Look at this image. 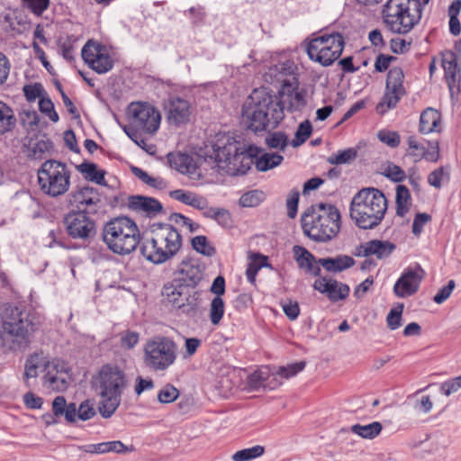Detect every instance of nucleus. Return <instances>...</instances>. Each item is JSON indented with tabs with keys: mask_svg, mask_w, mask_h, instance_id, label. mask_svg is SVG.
Returning a JSON list of instances; mask_svg holds the SVG:
<instances>
[{
	"mask_svg": "<svg viewBox=\"0 0 461 461\" xmlns=\"http://www.w3.org/2000/svg\"><path fill=\"white\" fill-rule=\"evenodd\" d=\"M307 103V91L300 82L279 89L276 95L264 87L256 88L244 104L241 115L304 113Z\"/></svg>",
	"mask_w": 461,
	"mask_h": 461,
	"instance_id": "obj_1",
	"label": "nucleus"
},
{
	"mask_svg": "<svg viewBox=\"0 0 461 461\" xmlns=\"http://www.w3.org/2000/svg\"><path fill=\"white\" fill-rule=\"evenodd\" d=\"M0 322L2 346L14 351L24 350L37 329L34 315L25 306L14 303L0 305Z\"/></svg>",
	"mask_w": 461,
	"mask_h": 461,
	"instance_id": "obj_2",
	"label": "nucleus"
},
{
	"mask_svg": "<svg viewBox=\"0 0 461 461\" xmlns=\"http://www.w3.org/2000/svg\"><path fill=\"white\" fill-rule=\"evenodd\" d=\"M218 171L229 176L245 175L254 163L260 149H248L229 133H218L212 144Z\"/></svg>",
	"mask_w": 461,
	"mask_h": 461,
	"instance_id": "obj_3",
	"label": "nucleus"
},
{
	"mask_svg": "<svg viewBox=\"0 0 461 461\" xmlns=\"http://www.w3.org/2000/svg\"><path fill=\"white\" fill-rule=\"evenodd\" d=\"M94 385L100 397L98 411L104 419H109L121 405L122 396L129 386L127 374L118 365L105 364L94 378Z\"/></svg>",
	"mask_w": 461,
	"mask_h": 461,
	"instance_id": "obj_4",
	"label": "nucleus"
},
{
	"mask_svg": "<svg viewBox=\"0 0 461 461\" xmlns=\"http://www.w3.org/2000/svg\"><path fill=\"white\" fill-rule=\"evenodd\" d=\"M387 207V199L382 191L363 188L351 201L350 218L359 229L373 230L384 220Z\"/></svg>",
	"mask_w": 461,
	"mask_h": 461,
	"instance_id": "obj_5",
	"label": "nucleus"
},
{
	"mask_svg": "<svg viewBox=\"0 0 461 461\" xmlns=\"http://www.w3.org/2000/svg\"><path fill=\"white\" fill-rule=\"evenodd\" d=\"M302 228L310 239L326 242L334 238L340 229V213L335 205L316 203L302 215Z\"/></svg>",
	"mask_w": 461,
	"mask_h": 461,
	"instance_id": "obj_6",
	"label": "nucleus"
},
{
	"mask_svg": "<svg viewBox=\"0 0 461 461\" xmlns=\"http://www.w3.org/2000/svg\"><path fill=\"white\" fill-rule=\"evenodd\" d=\"M182 247V237L171 224L159 223L153 226L151 237L140 248L142 256L155 265L173 258Z\"/></svg>",
	"mask_w": 461,
	"mask_h": 461,
	"instance_id": "obj_7",
	"label": "nucleus"
},
{
	"mask_svg": "<svg viewBox=\"0 0 461 461\" xmlns=\"http://www.w3.org/2000/svg\"><path fill=\"white\" fill-rule=\"evenodd\" d=\"M102 240L107 249L119 256H128L137 249L140 232L136 222L126 216L108 221L102 229Z\"/></svg>",
	"mask_w": 461,
	"mask_h": 461,
	"instance_id": "obj_8",
	"label": "nucleus"
},
{
	"mask_svg": "<svg viewBox=\"0 0 461 461\" xmlns=\"http://www.w3.org/2000/svg\"><path fill=\"white\" fill-rule=\"evenodd\" d=\"M422 5L420 0H388L384 5L383 20L394 33L405 34L420 22Z\"/></svg>",
	"mask_w": 461,
	"mask_h": 461,
	"instance_id": "obj_9",
	"label": "nucleus"
},
{
	"mask_svg": "<svg viewBox=\"0 0 461 461\" xmlns=\"http://www.w3.org/2000/svg\"><path fill=\"white\" fill-rule=\"evenodd\" d=\"M37 176L41 191L50 197L63 195L70 188L71 172L61 161L45 160L38 169Z\"/></svg>",
	"mask_w": 461,
	"mask_h": 461,
	"instance_id": "obj_10",
	"label": "nucleus"
},
{
	"mask_svg": "<svg viewBox=\"0 0 461 461\" xmlns=\"http://www.w3.org/2000/svg\"><path fill=\"white\" fill-rule=\"evenodd\" d=\"M177 358V345L173 339L155 336L144 346V363L154 372H164L173 366Z\"/></svg>",
	"mask_w": 461,
	"mask_h": 461,
	"instance_id": "obj_11",
	"label": "nucleus"
},
{
	"mask_svg": "<svg viewBox=\"0 0 461 461\" xmlns=\"http://www.w3.org/2000/svg\"><path fill=\"white\" fill-rule=\"evenodd\" d=\"M344 49V39L339 32H324L312 39L306 45L311 60L330 66L337 60Z\"/></svg>",
	"mask_w": 461,
	"mask_h": 461,
	"instance_id": "obj_12",
	"label": "nucleus"
},
{
	"mask_svg": "<svg viewBox=\"0 0 461 461\" xmlns=\"http://www.w3.org/2000/svg\"><path fill=\"white\" fill-rule=\"evenodd\" d=\"M298 67L294 61L286 59L270 66L264 73V81L276 87L285 88L289 84L299 83Z\"/></svg>",
	"mask_w": 461,
	"mask_h": 461,
	"instance_id": "obj_13",
	"label": "nucleus"
},
{
	"mask_svg": "<svg viewBox=\"0 0 461 461\" xmlns=\"http://www.w3.org/2000/svg\"><path fill=\"white\" fill-rule=\"evenodd\" d=\"M84 61L98 74H104L113 67V60L105 46L88 41L81 52Z\"/></svg>",
	"mask_w": 461,
	"mask_h": 461,
	"instance_id": "obj_14",
	"label": "nucleus"
},
{
	"mask_svg": "<svg viewBox=\"0 0 461 461\" xmlns=\"http://www.w3.org/2000/svg\"><path fill=\"white\" fill-rule=\"evenodd\" d=\"M70 382L69 368L64 361L52 359L44 365L43 384L49 389L64 392Z\"/></svg>",
	"mask_w": 461,
	"mask_h": 461,
	"instance_id": "obj_15",
	"label": "nucleus"
},
{
	"mask_svg": "<svg viewBox=\"0 0 461 461\" xmlns=\"http://www.w3.org/2000/svg\"><path fill=\"white\" fill-rule=\"evenodd\" d=\"M68 234L73 239L86 240L95 230V221L86 212H70L64 218Z\"/></svg>",
	"mask_w": 461,
	"mask_h": 461,
	"instance_id": "obj_16",
	"label": "nucleus"
},
{
	"mask_svg": "<svg viewBox=\"0 0 461 461\" xmlns=\"http://www.w3.org/2000/svg\"><path fill=\"white\" fill-rule=\"evenodd\" d=\"M114 119L127 136L139 146H140V135L156 132L161 121V117H129V122L122 125L118 117H114Z\"/></svg>",
	"mask_w": 461,
	"mask_h": 461,
	"instance_id": "obj_17",
	"label": "nucleus"
},
{
	"mask_svg": "<svg viewBox=\"0 0 461 461\" xmlns=\"http://www.w3.org/2000/svg\"><path fill=\"white\" fill-rule=\"evenodd\" d=\"M424 276V270L420 266L414 268L409 267L402 274L393 285V293L398 298H405L413 295L420 287Z\"/></svg>",
	"mask_w": 461,
	"mask_h": 461,
	"instance_id": "obj_18",
	"label": "nucleus"
},
{
	"mask_svg": "<svg viewBox=\"0 0 461 461\" xmlns=\"http://www.w3.org/2000/svg\"><path fill=\"white\" fill-rule=\"evenodd\" d=\"M68 202L78 211L94 212L101 203V196L97 189L86 185L72 191L68 196Z\"/></svg>",
	"mask_w": 461,
	"mask_h": 461,
	"instance_id": "obj_19",
	"label": "nucleus"
},
{
	"mask_svg": "<svg viewBox=\"0 0 461 461\" xmlns=\"http://www.w3.org/2000/svg\"><path fill=\"white\" fill-rule=\"evenodd\" d=\"M442 67L445 72V79L451 95L458 93L460 89L461 68L458 64V55L448 50L443 54Z\"/></svg>",
	"mask_w": 461,
	"mask_h": 461,
	"instance_id": "obj_20",
	"label": "nucleus"
},
{
	"mask_svg": "<svg viewBox=\"0 0 461 461\" xmlns=\"http://www.w3.org/2000/svg\"><path fill=\"white\" fill-rule=\"evenodd\" d=\"M395 249V244L389 240H372L357 247L355 255L364 258L375 256L377 259L383 260L389 258Z\"/></svg>",
	"mask_w": 461,
	"mask_h": 461,
	"instance_id": "obj_21",
	"label": "nucleus"
},
{
	"mask_svg": "<svg viewBox=\"0 0 461 461\" xmlns=\"http://www.w3.org/2000/svg\"><path fill=\"white\" fill-rule=\"evenodd\" d=\"M167 158L171 168L176 169L183 175L188 176L190 179L199 180L202 177L200 169L190 155L181 152H170L167 154Z\"/></svg>",
	"mask_w": 461,
	"mask_h": 461,
	"instance_id": "obj_22",
	"label": "nucleus"
},
{
	"mask_svg": "<svg viewBox=\"0 0 461 461\" xmlns=\"http://www.w3.org/2000/svg\"><path fill=\"white\" fill-rule=\"evenodd\" d=\"M11 207L32 219L40 215V203L25 190L17 191L12 196Z\"/></svg>",
	"mask_w": 461,
	"mask_h": 461,
	"instance_id": "obj_23",
	"label": "nucleus"
},
{
	"mask_svg": "<svg viewBox=\"0 0 461 461\" xmlns=\"http://www.w3.org/2000/svg\"><path fill=\"white\" fill-rule=\"evenodd\" d=\"M313 287L321 294H326L331 302L345 300L349 294V286L335 279H317Z\"/></svg>",
	"mask_w": 461,
	"mask_h": 461,
	"instance_id": "obj_24",
	"label": "nucleus"
},
{
	"mask_svg": "<svg viewBox=\"0 0 461 461\" xmlns=\"http://www.w3.org/2000/svg\"><path fill=\"white\" fill-rule=\"evenodd\" d=\"M24 147L27 158L34 160L43 159L54 151L53 142L46 134H40L35 138L30 137Z\"/></svg>",
	"mask_w": 461,
	"mask_h": 461,
	"instance_id": "obj_25",
	"label": "nucleus"
},
{
	"mask_svg": "<svg viewBox=\"0 0 461 461\" xmlns=\"http://www.w3.org/2000/svg\"><path fill=\"white\" fill-rule=\"evenodd\" d=\"M77 448L92 455H104L108 453L125 454L134 450L133 446H126L121 440L77 446Z\"/></svg>",
	"mask_w": 461,
	"mask_h": 461,
	"instance_id": "obj_26",
	"label": "nucleus"
},
{
	"mask_svg": "<svg viewBox=\"0 0 461 461\" xmlns=\"http://www.w3.org/2000/svg\"><path fill=\"white\" fill-rule=\"evenodd\" d=\"M128 207L148 217H154L163 209L159 201L152 197L131 195L128 198Z\"/></svg>",
	"mask_w": 461,
	"mask_h": 461,
	"instance_id": "obj_27",
	"label": "nucleus"
},
{
	"mask_svg": "<svg viewBox=\"0 0 461 461\" xmlns=\"http://www.w3.org/2000/svg\"><path fill=\"white\" fill-rule=\"evenodd\" d=\"M281 384L276 377L270 375L267 370H258L248 376L247 386L249 391H258L259 389L273 390Z\"/></svg>",
	"mask_w": 461,
	"mask_h": 461,
	"instance_id": "obj_28",
	"label": "nucleus"
},
{
	"mask_svg": "<svg viewBox=\"0 0 461 461\" xmlns=\"http://www.w3.org/2000/svg\"><path fill=\"white\" fill-rule=\"evenodd\" d=\"M293 251L295 261L300 268L314 276L321 275V265L316 261L314 256L310 251L298 245L293 248Z\"/></svg>",
	"mask_w": 461,
	"mask_h": 461,
	"instance_id": "obj_29",
	"label": "nucleus"
},
{
	"mask_svg": "<svg viewBox=\"0 0 461 461\" xmlns=\"http://www.w3.org/2000/svg\"><path fill=\"white\" fill-rule=\"evenodd\" d=\"M176 274L180 276L177 279L182 280V283L190 288L196 286L203 278L200 267L192 264L189 260H183L177 267Z\"/></svg>",
	"mask_w": 461,
	"mask_h": 461,
	"instance_id": "obj_30",
	"label": "nucleus"
},
{
	"mask_svg": "<svg viewBox=\"0 0 461 461\" xmlns=\"http://www.w3.org/2000/svg\"><path fill=\"white\" fill-rule=\"evenodd\" d=\"M188 286L182 283V280L174 279L163 287L162 294L165 295L174 307H181L184 304L183 296L187 295Z\"/></svg>",
	"mask_w": 461,
	"mask_h": 461,
	"instance_id": "obj_31",
	"label": "nucleus"
},
{
	"mask_svg": "<svg viewBox=\"0 0 461 461\" xmlns=\"http://www.w3.org/2000/svg\"><path fill=\"white\" fill-rule=\"evenodd\" d=\"M76 169L82 175L85 180L103 186L107 185L105 181L106 171L98 168L96 164L89 161H84L81 164L77 165Z\"/></svg>",
	"mask_w": 461,
	"mask_h": 461,
	"instance_id": "obj_32",
	"label": "nucleus"
},
{
	"mask_svg": "<svg viewBox=\"0 0 461 461\" xmlns=\"http://www.w3.org/2000/svg\"><path fill=\"white\" fill-rule=\"evenodd\" d=\"M318 263L327 271L338 273L355 265V260L348 255H339L335 258H320Z\"/></svg>",
	"mask_w": 461,
	"mask_h": 461,
	"instance_id": "obj_33",
	"label": "nucleus"
},
{
	"mask_svg": "<svg viewBox=\"0 0 461 461\" xmlns=\"http://www.w3.org/2000/svg\"><path fill=\"white\" fill-rule=\"evenodd\" d=\"M52 411L55 417L64 416L65 420L71 423L77 420L76 403L67 404L64 396H57L52 402Z\"/></svg>",
	"mask_w": 461,
	"mask_h": 461,
	"instance_id": "obj_34",
	"label": "nucleus"
},
{
	"mask_svg": "<svg viewBox=\"0 0 461 461\" xmlns=\"http://www.w3.org/2000/svg\"><path fill=\"white\" fill-rule=\"evenodd\" d=\"M283 159V156L277 153H264L260 157H258L257 155L254 158L253 164H255L256 168L258 171L266 172L279 166Z\"/></svg>",
	"mask_w": 461,
	"mask_h": 461,
	"instance_id": "obj_35",
	"label": "nucleus"
},
{
	"mask_svg": "<svg viewBox=\"0 0 461 461\" xmlns=\"http://www.w3.org/2000/svg\"><path fill=\"white\" fill-rule=\"evenodd\" d=\"M404 74L400 67L392 68L386 78V89H392L396 94H405L403 87Z\"/></svg>",
	"mask_w": 461,
	"mask_h": 461,
	"instance_id": "obj_36",
	"label": "nucleus"
},
{
	"mask_svg": "<svg viewBox=\"0 0 461 461\" xmlns=\"http://www.w3.org/2000/svg\"><path fill=\"white\" fill-rule=\"evenodd\" d=\"M396 215L403 217L410 209L411 206V194L409 189L402 185H400L396 188Z\"/></svg>",
	"mask_w": 461,
	"mask_h": 461,
	"instance_id": "obj_37",
	"label": "nucleus"
},
{
	"mask_svg": "<svg viewBox=\"0 0 461 461\" xmlns=\"http://www.w3.org/2000/svg\"><path fill=\"white\" fill-rule=\"evenodd\" d=\"M127 115H160V113L150 103L137 101L128 105Z\"/></svg>",
	"mask_w": 461,
	"mask_h": 461,
	"instance_id": "obj_38",
	"label": "nucleus"
},
{
	"mask_svg": "<svg viewBox=\"0 0 461 461\" xmlns=\"http://www.w3.org/2000/svg\"><path fill=\"white\" fill-rule=\"evenodd\" d=\"M168 115H185L189 109V103L181 97L172 96L165 104Z\"/></svg>",
	"mask_w": 461,
	"mask_h": 461,
	"instance_id": "obj_39",
	"label": "nucleus"
},
{
	"mask_svg": "<svg viewBox=\"0 0 461 461\" xmlns=\"http://www.w3.org/2000/svg\"><path fill=\"white\" fill-rule=\"evenodd\" d=\"M382 430V425L378 421H374L367 425L356 424L351 427V431L364 438H374Z\"/></svg>",
	"mask_w": 461,
	"mask_h": 461,
	"instance_id": "obj_40",
	"label": "nucleus"
},
{
	"mask_svg": "<svg viewBox=\"0 0 461 461\" xmlns=\"http://www.w3.org/2000/svg\"><path fill=\"white\" fill-rule=\"evenodd\" d=\"M249 119L248 122V129L256 134L270 129V121L268 117H248ZM280 122V120H276L271 125V129H274Z\"/></svg>",
	"mask_w": 461,
	"mask_h": 461,
	"instance_id": "obj_41",
	"label": "nucleus"
},
{
	"mask_svg": "<svg viewBox=\"0 0 461 461\" xmlns=\"http://www.w3.org/2000/svg\"><path fill=\"white\" fill-rule=\"evenodd\" d=\"M22 125L26 130L29 138L40 136L42 129L46 126V122L41 121V117H22Z\"/></svg>",
	"mask_w": 461,
	"mask_h": 461,
	"instance_id": "obj_42",
	"label": "nucleus"
},
{
	"mask_svg": "<svg viewBox=\"0 0 461 461\" xmlns=\"http://www.w3.org/2000/svg\"><path fill=\"white\" fill-rule=\"evenodd\" d=\"M357 151L354 148H348L331 154L327 161L331 165H342L352 161L357 158Z\"/></svg>",
	"mask_w": 461,
	"mask_h": 461,
	"instance_id": "obj_43",
	"label": "nucleus"
},
{
	"mask_svg": "<svg viewBox=\"0 0 461 461\" xmlns=\"http://www.w3.org/2000/svg\"><path fill=\"white\" fill-rule=\"evenodd\" d=\"M265 452V448L262 446L257 445L252 447L244 448L237 451L232 456L233 461H250L257 457L261 456Z\"/></svg>",
	"mask_w": 461,
	"mask_h": 461,
	"instance_id": "obj_44",
	"label": "nucleus"
},
{
	"mask_svg": "<svg viewBox=\"0 0 461 461\" xmlns=\"http://www.w3.org/2000/svg\"><path fill=\"white\" fill-rule=\"evenodd\" d=\"M225 312L224 302L221 297L215 296L210 303V321L213 325H218Z\"/></svg>",
	"mask_w": 461,
	"mask_h": 461,
	"instance_id": "obj_45",
	"label": "nucleus"
},
{
	"mask_svg": "<svg viewBox=\"0 0 461 461\" xmlns=\"http://www.w3.org/2000/svg\"><path fill=\"white\" fill-rule=\"evenodd\" d=\"M265 199V194L260 190H251L243 194L239 201L242 207H256Z\"/></svg>",
	"mask_w": 461,
	"mask_h": 461,
	"instance_id": "obj_46",
	"label": "nucleus"
},
{
	"mask_svg": "<svg viewBox=\"0 0 461 461\" xmlns=\"http://www.w3.org/2000/svg\"><path fill=\"white\" fill-rule=\"evenodd\" d=\"M265 141L268 148L279 150H284L288 145L287 136L281 131L268 133Z\"/></svg>",
	"mask_w": 461,
	"mask_h": 461,
	"instance_id": "obj_47",
	"label": "nucleus"
},
{
	"mask_svg": "<svg viewBox=\"0 0 461 461\" xmlns=\"http://www.w3.org/2000/svg\"><path fill=\"white\" fill-rule=\"evenodd\" d=\"M386 93L383 96L381 102L376 106V111L378 113H386L385 108H393L396 105L401 96L404 94H396L392 89H386Z\"/></svg>",
	"mask_w": 461,
	"mask_h": 461,
	"instance_id": "obj_48",
	"label": "nucleus"
},
{
	"mask_svg": "<svg viewBox=\"0 0 461 461\" xmlns=\"http://www.w3.org/2000/svg\"><path fill=\"white\" fill-rule=\"evenodd\" d=\"M183 306L177 308L181 309L184 313L189 316H194L198 309L199 294L197 292H194L193 294H191L190 288H188L187 295L183 296Z\"/></svg>",
	"mask_w": 461,
	"mask_h": 461,
	"instance_id": "obj_49",
	"label": "nucleus"
},
{
	"mask_svg": "<svg viewBox=\"0 0 461 461\" xmlns=\"http://www.w3.org/2000/svg\"><path fill=\"white\" fill-rule=\"evenodd\" d=\"M193 249L204 256H212L214 254L215 249L209 245L208 240L205 236H195L191 240Z\"/></svg>",
	"mask_w": 461,
	"mask_h": 461,
	"instance_id": "obj_50",
	"label": "nucleus"
},
{
	"mask_svg": "<svg viewBox=\"0 0 461 461\" xmlns=\"http://www.w3.org/2000/svg\"><path fill=\"white\" fill-rule=\"evenodd\" d=\"M312 131V127L308 120L300 123L295 132V138L292 140V145L294 147L302 145L310 137Z\"/></svg>",
	"mask_w": 461,
	"mask_h": 461,
	"instance_id": "obj_51",
	"label": "nucleus"
},
{
	"mask_svg": "<svg viewBox=\"0 0 461 461\" xmlns=\"http://www.w3.org/2000/svg\"><path fill=\"white\" fill-rule=\"evenodd\" d=\"M402 311H403L402 303H400L397 307L390 310V312L386 317L387 326L390 330H395L401 327Z\"/></svg>",
	"mask_w": 461,
	"mask_h": 461,
	"instance_id": "obj_52",
	"label": "nucleus"
},
{
	"mask_svg": "<svg viewBox=\"0 0 461 461\" xmlns=\"http://www.w3.org/2000/svg\"><path fill=\"white\" fill-rule=\"evenodd\" d=\"M267 258L258 255L257 258L248 265L246 276L249 283L254 284L258 270L266 265Z\"/></svg>",
	"mask_w": 461,
	"mask_h": 461,
	"instance_id": "obj_53",
	"label": "nucleus"
},
{
	"mask_svg": "<svg viewBox=\"0 0 461 461\" xmlns=\"http://www.w3.org/2000/svg\"><path fill=\"white\" fill-rule=\"evenodd\" d=\"M179 396V391L172 384H166L158 394V399L161 403H170L175 402Z\"/></svg>",
	"mask_w": 461,
	"mask_h": 461,
	"instance_id": "obj_54",
	"label": "nucleus"
},
{
	"mask_svg": "<svg viewBox=\"0 0 461 461\" xmlns=\"http://www.w3.org/2000/svg\"><path fill=\"white\" fill-rule=\"evenodd\" d=\"M40 365V356L38 354L31 355L24 366V379L28 380L30 378H34L38 375V367Z\"/></svg>",
	"mask_w": 461,
	"mask_h": 461,
	"instance_id": "obj_55",
	"label": "nucleus"
},
{
	"mask_svg": "<svg viewBox=\"0 0 461 461\" xmlns=\"http://www.w3.org/2000/svg\"><path fill=\"white\" fill-rule=\"evenodd\" d=\"M304 367H305V362L299 361L296 363L287 365L286 366L279 367L276 374L283 378L288 379V378L294 376L299 372L303 371L304 369Z\"/></svg>",
	"mask_w": 461,
	"mask_h": 461,
	"instance_id": "obj_56",
	"label": "nucleus"
},
{
	"mask_svg": "<svg viewBox=\"0 0 461 461\" xmlns=\"http://www.w3.org/2000/svg\"><path fill=\"white\" fill-rule=\"evenodd\" d=\"M406 141L409 149H411V151L408 153L409 156L420 159L427 155L426 148L420 144L414 136L410 135Z\"/></svg>",
	"mask_w": 461,
	"mask_h": 461,
	"instance_id": "obj_57",
	"label": "nucleus"
},
{
	"mask_svg": "<svg viewBox=\"0 0 461 461\" xmlns=\"http://www.w3.org/2000/svg\"><path fill=\"white\" fill-rule=\"evenodd\" d=\"M96 414L94 404L89 400L82 402L77 408V418L81 420H88Z\"/></svg>",
	"mask_w": 461,
	"mask_h": 461,
	"instance_id": "obj_58",
	"label": "nucleus"
},
{
	"mask_svg": "<svg viewBox=\"0 0 461 461\" xmlns=\"http://www.w3.org/2000/svg\"><path fill=\"white\" fill-rule=\"evenodd\" d=\"M377 137L380 141L391 148H397L401 142L400 135L396 131H380Z\"/></svg>",
	"mask_w": 461,
	"mask_h": 461,
	"instance_id": "obj_59",
	"label": "nucleus"
},
{
	"mask_svg": "<svg viewBox=\"0 0 461 461\" xmlns=\"http://www.w3.org/2000/svg\"><path fill=\"white\" fill-rule=\"evenodd\" d=\"M440 123V117H420L419 130L423 134L430 133L437 131L438 125Z\"/></svg>",
	"mask_w": 461,
	"mask_h": 461,
	"instance_id": "obj_60",
	"label": "nucleus"
},
{
	"mask_svg": "<svg viewBox=\"0 0 461 461\" xmlns=\"http://www.w3.org/2000/svg\"><path fill=\"white\" fill-rule=\"evenodd\" d=\"M44 89L40 83H35L33 85H26L23 86V93L26 99L29 102H34L37 99L42 97V94Z\"/></svg>",
	"mask_w": 461,
	"mask_h": 461,
	"instance_id": "obj_61",
	"label": "nucleus"
},
{
	"mask_svg": "<svg viewBox=\"0 0 461 461\" xmlns=\"http://www.w3.org/2000/svg\"><path fill=\"white\" fill-rule=\"evenodd\" d=\"M459 389H461V375L442 383L440 385V393L445 396H449Z\"/></svg>",
	"mask_w": 461,
	"mask_h": 461,
	"instance_id": "obj_62",
	"label": "nucleus"
},
{
	"mask_svg": "<svg viewBox=\"0 0 461 461\" xmlns=\"http://www.w3.org/2000/svg\"><path fill=\"white\" fill-rule=\"evenodd\" d=\"M299 197V192L293 190L286 200L287 215L291 219H294L297 214Z\"/></svg>",
	"mask_w": 461,
	"mask_h": 461,
	"instance_id": "obj_63",
	"label": "nucleus"
},
{
	"mask_svg": "<svg viewBox=\"0 0 461 461\" xmlns=\"http://www.w3.org/2000/svg\"><path fill=\"white\" fill-rule=\"evenodd\" d=\"M431 220L429 214L425 212H419L415 215L413 222H412V233L415 236H419L422 230L423 226L428 223Z\"/></svg>",
	"mask_w": 461,
	"mask_h": 461,
	"instance_id": "obj_64",
	"label": "nucleus"
}]
</instances>
